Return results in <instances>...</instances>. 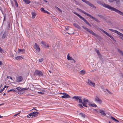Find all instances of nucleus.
Returning a JSON list of instances; mask_svg holds the SVG:
<instances>
[{
	"label": "nucleus",
	"mask_w": 123,
	"mask_h": 123,
	"mask_svg": "<svg viewBox=\"0 0 123 123\" xmlns=\"http://www.w3.org/2000/svg\"><path fill=\"white\" fill-rule=\"evenodd\" d=\"M23 78L21 76H17L16 77V82H21L23 80Z\"/></svg>",
	"instance_id": "nucleus-10"
},
{
	"label": "nucleus",
	"mask_w": 123,
	"mask_h": 123,
	"mask_svg": "<svg viewBox=\"0 0 123 123\" xmlns=\"http://www.w3.org/2000/svg\"><path fill=\"white\" fill-rule=\"evenodd\" d=\"M117 50L120 54L123 56V52L119 49H117Z\"/></svg>",
	"instance_id": "nucleus-23"
},
{
	"label": "nucleus",
	"mask_w": 123,
	"mask_h": 123,
	"mask_svg": "<svg viewBox=\"0 0 123 123\" xmlns=\"http://www.w3.org/2000/svg\"><path fill=\"white\" fill-rule=\"evenodd\" d=\"M16 5V6L17 7H18V3L17 2V3H15Z\"/></svg>",
	"instance_id": "nucleus-58"
},
{
	"label": "nucleus",
	"mask_w": 123,
	"mask_h": 123,
	"mask_svg": "<svg viewBox=\"0 0 123 123\" xmlns=\"http://www.w3.org/2000/svg\"><path fill=\"white\" fill-rule=\"evenodd\" d=\"M32 15L33 18H34L36 16V13L34 12H32L31 13Z\"/></svg>",
	"instance_id": "nucleus-34"
},
{
	"label": "nucleus",
	"mask_w": 123,
	"mask_h": 123,
	"mask_svg": "<svg viewBox=\"0 0 123 123\" xmlns=\"http://www.w3.org/2000/svg\"><path fill=\"white\" fill-rule=\"evenodd\" d=\"M95 51L98 54V55L99 57H100V56H101V55L100 54V53L99 52V50L97 49H96Z\"/></svg>",
	"instance_id": "nucleus-33"
},
{
	"label": "nucleus",
	"mask_w": 123,
	"mask_h": 123,
	"mask_svg": "<svg viewBox=\"0 0 123 123\" xmlns=\"http://www.w3.org/2000/svg\"><path fill=\"white\" fill-rule=\"evenodd\" d=\"M44 13H47L48 14H50L49 13L48 11H45H45Z\"/></svg>",
	"instance_id": "nucleus-53"
},
{
	"label": "nucleus",
	"mask_w": 123,
	"mask_h": 123,
	"mask_svg": "<svg viewBox=\"0 0 123 123\" xmlns=\"http://www.w3.org/2000/svg\"><path fill=\"white\" fill-rule=\"evenodd\" d=\"M18 51L19 52H22L23 53H24L25 52V50L24 49H18Z\"/></svg>",
	"instance_id": "nucleus-30"
},
{
	"label": "nucleus",
	"mask_w": 123,
	"mask_h": 123,
	"mask_svg": "<svg viewBox=\"0 0 123 123\" xmlns=\"http://www.w3.org/2000/svg\"><path fill=\"white\" fill-rule=\"evenodd\" d=\"M111 119H112V120H114L115 121L116 120V119H115L112 116H111Z\"/></svg>",
	"instance_id": "nucleus-51"
},
{
	"label": "nucleus",
	"mask_w": 123,
	"mask_h": 123,
	"mask_svg": "<svg viewBox=\"0 0 123 123\" xmlns=\"http://www.w3.org/2000/svg\"><path fill=\"white\" fill-rule=\"evenodd\" d=\"M43 60V58L40 59H39V62H41Z\"/></svg>",
	"instance_id": "nucleus-49"
},
{
	"label": "nucleus",
	"mask_w": 123,
	"mask_h": 123,
	"mask_svg": "<svg viewBox=\"0 0 123 123\" xmlns=\"http://www.w3.org/2000/svg\"><path fill=\"white\" fill-rule=\"evenodd\" d=\"M43 1L46 3H47L48 2V1L46 0H43Z\"/></svg>",
	"instance_id": "nucleus-60"
},
{
	"label": "nucleus",
	"mask_w": 123,
	"mask_h": 123,
	"mask_svg": "<svg viewBox=\"0 0 123 123\" xmlns=\"http://www.w3.org/2000/svg\"><path fill=\"white\" fill-rule=\"evenodd\" d=\"M22 57L20 56H19L17 57H15V59L17 60H19L20 59H21V58H22Z\"/></svg>",
	"instance_id": "nucleus-36"
},
{
	"label": "nucleus",
	"mask_w": 123,
	"mask_h": 123,
	"mask_svg": "<svg viewBox=\"0 0 123 123\" xmlns=\"http://www.w3.org/2000/svg\"><path fill=\"white\" fill-rule=\"evenodd\" d=\"M41 10L42 12H44L45 10H44V8H43L42 7L41 8Z\"/></svg>",
	"instance_id": "nucleus-42"
},
{
	"label": "nucleus",
	"mask_w": 123,
	"mask_h": 123,
	"mask_svg": "<svg viewBox=\"0 0 123 123\" xmlns=\"http://www.w3.org/2000/svg\"><path fill=\"white\" fill-rule=\"evenodd\" d=\"M85 102H86L85 103H84V102H82V104H83V105L84 106H85L86 107H87V106L86 105L87 104V102L89 104H90V103L89 101L88 102H86L85 101Z\"/></svg>",
	"instance_id": "nucleus-21"
},
{
	"label": "nucleus",
	"mask_w": 123,
	"mask_h": 123,
	"mask_svg": "<svg viewBox=\"0 0 123 123\" xmlns=\"http://www.w3.org/2000/svg\"><path fill=\"white\" fill-rule=\"evenodd\" d=\"M85 73V71L84 70H82L80 71V73L81 74H84Z\"/></svg>",
	"instance_id": "nucleus-35"
},
{
	"label": "nucleus",
	"mask_w": 123,
	"mask_h": 123,
	"mask_svg": "<svg viewBox=\"0 0 123 123\" xmlns=\"http://www.w3.org/2000/svg\"><path fill=\"white\" fill-rule=\"evenodd\" d=\"M87 16L90 17L92 19H93V20H95L97 22H100V21H99V20L98 19L96 18L95 17L92 16L91 15H90V14H88Z\"/></svg>",
	"instance_id": "nucleus-13"
},
{
	"label": "nucleus",
	"mask_w": 123,
	"mask_h": 123,
	"mask_svg": "<svg viewBox=\"0 0 123 123\" xmlns=\"http://www.w3.org/2000/svg\"><path fill=\"white\" fill-rule=\"evenodd\" d=\"M49 71L50 73H51V74H49V73H48L49 75L50 76H52L53 75L52 73L51 72V71L50 70H49Z\"/></svg>",
	"instance_id": "nucleus-45"
},
{
	"label": "nucleus",
	"mask_w": 123,
	"mask_h": 123,
	"mask_svg": "<svg viewBox=\"0 0 123 123\" xmlns=\"http://www.w3.org/2000/svg\"><path fill=\"white\" fill-rule=\"evenodd\" d=\"M78 105L79 106H80L81 108H83V106L81 104H78Z\"/></svg>",
	"instance_id": "nucleus-41"
},
{
	"label": "nucleus",
	"mask_w": 123,
	"mask_h": 123,
	"mask_svg": "<svg viewBox=\"0 0 123 123\" xmlns=\"http://www.w3.org/2000/svg\"><path fill=\"white\" fill-rule=\"evenodd\" d=\"M15 2V3H17V2L16 0H13Z\"/></svg>",
	"instance_id": "nucleus-64"
},
{
	"label": "nucleus",
	"mask_w": 123,
	"mask_h": 123,
	"mask_svg": "<svg viewBox=\"0 0 123 123\" xmlns=\"http://www.w3.org/2000/svg\"><path fill=\"white\" fill-rule=\"evenodd\" d=\"M82 99H81V98H80L79 99V102L80 103H82Z\"/></svg>",
	"instance_id": "nucleus-44"
},
{
	"label": "nucleus",
	"mask_w": 123,
	"mask_h": 123,
	"mask_svg": "<svg viewBox=\"0 0 123 123\" xmlns=\"http://www.w3.org/2000/svg\"><path fill=\"white\" fill-rule=\"evenodd\" d=\"M60 94L63 95V96H62V98H67L71 97L67 93H61Z\"/></svg>",
	"instance_id": "nucleus-8"
},
{
	"label": "nucleus",
	"mask_w": 123,
	"mask_h": 123,
	"mask_svg": "<svg viewBox=\"0 0 123 123\" xmlns=\"http://www.w3.org/2000/svg\"><path fill=\"white\" fill-rule=\"evenodd\" d=\"M55 8H56V9L58 10L60 12H62V11L58 7H57L56 6H55Z\"/></svg>",
	"instance_id": "nucleus-37"
},
{
	"label": "nucleus",
	"mask_w": 123,
	"mask_h": 123,
	"mask_svg": "<svg viewBox=\"0 0 123 123\" xmlns=\"http://www.w3.org/2000/svg\"><path fill=\"white\" fill-rule=\"evenodd\" d=\"M0 52H1L2 53H4V51L3 49H1V48L0 47Z\"/></svg>",
	"instance_id": "nucleus-43"
},
{
	"label": "nucleus",
	"mask_w": 123,
	"mask_h": 123,
	"mask_svg": "<svg viewBox=\"0 0 123 123\" xmlns=\"http://www.w3.org/2000/svg\"><path fill=\"white\" fill-rule=\"evenodd\" d=\"M7 35V32L6 31H5L3 34V35L2 38L4 39L5 38Z\"/></svg>",
	"instance_id": "nucleus-19"
},
{
	"label": "nucleus",
	"mask_w": 123,
	"mask_h": 123,
	"mask_svg": "<svg viewBox=\"0 0 123 123\" xmlns=\"http://www.w3.org/2000/svg\"><path fill=\"white\" fill-rule=\"evenodd\" d=\"M87 84L89 85L92 86L93 87L95 86V83L92 82V81L90 80H88Z\"/></svg>",
	"instance_id": "nucleus-11"
},
{
	"label": "nucleus",
	"mask_w": 123,
	"mask_h": 123,
	"mask_svg": "<svg viewBox=\"0 0 123 123\" xmlns=\"http://www.w3.org/2000/svg\"><path fill=\"white\" fill-rule=\"evenodd\" d=\"M94 111H96L97 112H98V111L96 110L95 109H94Z\"/></svg>",
	"instance_id": "nucleus-61"
},
{
	"label": "nucleus",
	"mask_w": 123,
	"mask_h": 123,
	"mask_svg": "<svg viewBox=\"0 0 123 123\" xmlns=\"http://www.w3.org/2000/svg\"><path fill=\"white\" fill-rule=\"evenodd\" d=\"M83 102H84V103H85L86 102L85 101H86V102H89V100H88V99H86L85 98H84V99H83Z\"/></svg>",
	"instance_id": "nucleus-40"
},
{
	"label": "nucleus",
	"mask_w": 123,
	"mask_h": 123,
	"mask_svg": "<svg viewBox=\"0 0 123 123\" xmlns=\"http://www.w3.org/2000/svg\"><path fill=\"white\" fill-rule=\"evenodd\" d=\"M65 28L67 30H69V28H68V27L67 26H66L65 27Z\"/></svg>",
	"instance_id": "nucleus-56"
},
{
	"label": "nucleus",
	"mask_w": 123,
	"mask_h": 123,
	"mask_svg": "<svg viewBox=\"0 0 123 123\" xmlns=\"http://www.w3.org/2000/svg\"><path fill=\"white\" fill-rule=\"evenodd\" d=\"M104 33L106 34V35L108 36L109 35V34L107 33V32L105 31H103V32Z\"/></svg>",
	"instance_id": "nucleus-48"
},
{
	"label": "nucleus",
	"mask_w": 123,
	"mask_h": 123,
	"mask_svg": "<svg viewBox=\"0 0 123 123\" xmlns=\"http://www.w3.org/2000/svg\"><path fill=\"white\" fill-rule=\"evenodd\" d=\"M116 33L117 34H118L119 35H120L122 36L123 34L122 33L120 32L119 31H117Z\"/></svg>",
	"instance_id": "nucleus-39"
},
{
	"label": "nucleus",
	"mask_w": 123,
	"mask_h": 123,
	"mask_svg": "<svg viewBox=\"0 0 123 123\" xmlns=\"http://www.w3.org/2000/svg\"><path fill=\"white\" fill-rule=\"evenodd\" d=\"M28 89V88H23V89H20L19 90H17V92L19 94H22L25 92V91L27 90Z\"/></svg>",
	"instance_id": "nucleus-7"
},
{
	"label": "nucleus",
	"mask_w": 123,
	"mask_h": 123,
	"mask_svg": "<svg viewBox=\"0 0 123 123\" xmlns=\"http://www.w3.org/2000/svg\"><path fill=\"white\" fill-rule=\"evenodd\" d=\"M80 98H81V97L78 96H76L73 97L72 98L75 99L77 101L79 100Z\"/></svg>",
	"instance_id": "nucleus-18"
},
{
	"label": "nucleus",
	"mask_w": 123,
	"mask_h": 123,
	"mask_svg": "<svg viewBox=\"0 0 123 123\" xmlns=\"http://www.w3.org/2000/svg\"><path fill=\"white\" fill-rule=\"evenodd\" d=\"M67 59L68 60H72V59H73V58L72 57L70 56L69 54H68L67 55Z\"/></svg>",
	"instance_id": "nucleus-25"
},
{
	"label": "nucleus",
	"mask_w": 123,
	"mask_h": 123,
	"mask_svg": "<svg viewBox=\"0 0 123 123\" xmlns=\"http://www.w3.org/2000/svg\"><path fill=\"white\" fill-rule=\"evenodd\" d=\"M32 113H33V117H37L38 115L39 114V112H33Z\"/></svg>",
	"instance_id": "nucleus-16"
},
{
	"label": "nucleus",
	"mask_w": 123,
	"mask_h": 123,
	"mask_svg": "<svg viewBox=\"0 0 123 123\" xmlns=\"http://www.w3.org/2000/svg\"><path fill=\"white\" fill-rule=\"evenodd\" d=\"M83 2L86 3L88 5H89V6H91V7L93 8H96V7L94 6L93 5V4L91 3L89 1L86 0H81Z\"/></svg>",
	"instance_id": "nucleus-5"
},
{
	"label": "nucleus",
	"mask_w": 123,
	"mask_h": 123,
	"mask_svg": "<svg viewBox=\"0 0 123 123\" xmlns=\"http://www.w3.org/2000/svg\"><path fill=\"white\" fill-rule=\"evenodd\" d=\"M117 50L120 54L123 56V52L119 49H117Z\"/></svg>",
	"instance_id": "nucleus-22"
},
{
	"label": "nucleus",
	"mask_w": 123,
	"mask_h": 123,
	"mask_svg": "<svg viewBox=\"0 0 123 123\" xmlns=\"http://www.w3.org/2000/svg\"><path fill=\"white\" fill-rule=\"evenodd\" d=\"M35 75H37L39 76H42L43 75V73L41 71L36 70L34 73Z\"/></svg>",
	"instance_id": "nucleus-6"
},
{
	"label": "nucleus",
	"mask_w": 123,
	"mask_h": 123,
	"mask_svg": "<svg viewBox=\"0 0 123 123\" xmlns=\"http://www.w3.org/2000/svg\"><path fill=\"white\" fill-rule=\"evenodd\" d=\"M2 64V62L0 61V65H1Z\"/></svg>",
	"instance_id": "nucleus-57"
},
{
	"label": "nucleus",
	"mask_w": 123,
	"mask_h": 123,
	"mask_svg": "<svg viewBox=\"0 0 123 123\" xmlns=\"http://www.w3.org/2000/svg\"><path fill=\"white\" fill-rule=\"evenodd\" d=\"M89 106H91L92 107H96L97 106V105L95 104H89Z\"/></svg>",
	"instance_id": "nucleus-32"
},
{
	"label": "nucleus",
	"mask_w": 123,
	"mask_h": 123,
	"mask_svg": "<svg viewBox=\"0 0 123 123\" xmlns=\"http://www.w3.org/2000/svg\"><path fill=\"white\" fill-rule=\"evenodd\" d=\"M77 10H78L79 11L81 12H82L83 13L86 15L87 16H88V15L89 14L87 13L86 12H84V11L81 10V9H80L79 8H77Z\"/></svg>",
	"instance_id": "nucleus-14"
},
{
	"label": "nucleus",
	"mask_w": 123,
	"mask_h": 123,
	"mask_svg": "<svg viewBox=\"0 0 123 123\" xmlns=\"http://www.w3.org/2000/svg\"><path fill=\"white\" fill-rule=\"evenodd\" d=\"M7 78H8V77H9L11 79V80H12V77H10V76H9V77H7Z\"/></svg>",
	"instance_id": "nucleus-62"
},
{
	"label": "nucleus",
	"mask_w": 123,
	"mask_h": 123,
	"mask_svg": "<svg viewBox=\"0 0 123 123\" xmlns=\"http://www.w3.org/2000/svg\"><path fill=\"white\" fill-rule=\"evenodd\" d=\"M11 91H13V92H17V90H14L13 89H10L9 90H8V91H7V92L8 93V92H11Z\"/></svg>",
	"instance_id": "nucleus-29"
},
{
	"label": "nucleus",
	"mask_w": 123,
	"mask_h": 123,
	"mask_svg": "<svg viewBox=\"0 0 123 123\" xmlns=\"http://www.w3.org/2000/svg\"><path fill=\"white\" fill-rule=\"evenodd\" d=\"M38 93L41 94H44L43 93L41 92H38Z\"/></svg>",
	"instance_id": "nucleus-55"
},
{
	"label": "nucleus",
	"mask_w": 123,
	"mask_h": 123,
	"mask_svg": "<svg viewBox=\"0 0 123 123\" xmlns=\"http://www.w3.org/2000/svg\"><path fill=\"white\" fill-rule=\"evenodd\" d=\"M122 1L123 0H121ZM110 2H112L114 1H115L117 6L118 7H119L120 6V0H108Z\"/></svg>",
	"instance_id": "nucleus-4"
},
{
	"label": "nucleus",
	"mask_w": 123,
	"mask_h": 123,
	"mask_svg": "<svg viewBox=\"0 0 123 123\" xmlns=\"http://www.w3.org/2000/svg\"><path fill=\"white\" fill-rule=\"evenodd\" d=\"M82 27L85 30H86L87 31L89 32L90 33L92 34V35L96 36V37H98V35L96 34L92 30L88 29V28L85 27L83 26Z\"/></svg>",
	"instance_id": "nucleus-3"
},
{
	"label": "nucleus",
	"mask_w": 123,
	"mask_h": 123,
	"mask_svg": "<svg viewBox=\"0 0 123 123\" xmlns=\"http://www.w3.org/2000/svg\"><path fill=\"white\" fill-rule=\"evenodd\" d=\"M41 43L43 44V45L46 48L47 44L46 43L43 41H42Z\"/></svg>",
	"instance_id": "nucleus-26"
},
{
	"label": "nucleus",
	"mask_w": 123,
	"mask_h": 123,
	"mask_svg": "<svg viewBox=\"0 0 123 123\" xmlns=\"http://www.w3.org/2000/svg\"><path fill=\"white\" fill-rule=\"evenodd\" d=\"M97 3L99 4L102 5L101 2L99 0L97 1ZM102 5L104 6L110 10L111 11H114L121 15L123 16V12H122L120 11L117 9L111 6L110 5H108L105 4H103Z\"/></svg>",
	"instance_id": "nucleus-1"
},
{
	"label": "nucleus",
	"mask_w": 123,
	"mask_h": 123,
	"mask_svg": "<svg viewBox=\"0 0 123 123\" xmlns=\"http://www.w3.org/2000/svg\"><path fill=\"white\" fill-rule=\"evenodd\" d=\"M18 115V114H16L15 115H14V117H15V116H17Z\"/></svg>",
	"instance_id": "nucleus-63"
},
{
	"label": "nucleus",
	"mask_w": 123,
	"mask_h": 123,
	"mask_svg": "<svg viewBox=\"0 0 123 123\" xmlns=\"http://www.w3.org/2000/svg\"><path fill=\"white\" fill-rule=\"evenodd\" d=\"M106 90L108 92V93L110 94H112V93L111 92H110L108 89H106Z\"/></svg>",
	"instance_id": "nucleus-46"
},
{
	"label": "nucleus",
	"mask_w": 123,
	"mask_h": 123,
	"mask_svg": "<svg viewBox=\"0 0 123 123\" xmlns=\"http://www.w3.org/2000/svg\"><path fill=\"white\" fill-rule=\"evenodd\" d=\"M95 100L96 101L98 102L100 104H101L102 102L101 100L99 99V98L97 96L96 97Z\"/></svg>",
	"instance_id": "nucleus-15"
},
{
	"label": "nucleus",
	"mask_w": 123,
	"mask_h": 123,
	"mask_svg": "<svg viewBox=\"0 0 123 123\" xmlns=\"http://www.w3.org/2000/svg\"><path fill=\"white\" fill-rule=\"evenodd\" d=\"M109 30L113 32H115V33H116V32L117 31V30H113V29H109Z\"/></svg>",
	"instance_id": "nucleus-38"
},
{
	"label": "nucleus",
	"mask_w": 123,
	"mask_h": 123,
	"mask_svg": "<svg viewBox=\"0 0 123 123\" xmlns=\"http://www.w3.org/2000/svg\"><path fill=\"white\" fill-rule=\"evenodd\" d=\"M24 1L25 3L27 4H29L31 2L29 0H24Z\"/></svg>",
	"instance_id": "nucleus-27"
},
{
	"label": "nucleus",
	"mask_w": 123,
	"mask_h": 123,
	"mask_svg": "<svg viewBox=\"0 0 123 123\" xmlns=\"http://www.w3.org/2000/svg\"><path fill=\"white\" fill-rule=\"evenodd\" d=\"M4 89V88H3L2 89H1L0 91V93H2Z\"/></svg>",
	"instance_id": "nucleus-52"
},
{
	"label": "nucleus",
	"mask_w": 123,
	"mask_h": 123,
	"mask_svg": "<svg viewBox=\"0 0 123 123\" xmlns=\"http://www.w3.org/2000/svg\"><path fill=\"white\" fill-rule=\"evenodd\" d=\"M108 36L110 37L111 39H112L115 42H116V41L115 40V39L112 36H111V35L110 34H109V35Z\"/></svg>",
	"instance_id": "nucleus-31"
},
{
	"label": "nucleus",
	"mask_w": 123,
	"mask_h": 123,
	"mask_svg": "<svg viewBox=\"0 0 123 123\" xmlns=\"http://www.w3.org/2000/svg\"><path fill=\"white\" fill-rule=\"evenodd\" d=\"M98 16L101 18L103 20H106L107 19V18L103 15L101 14H98Z\"/></svg>",
	"instance_id": "nucleus-12"
},
{
	"label": "nucleus",
	"mask_w": 123,
	"mask_h": 123,
	"mask_svg": "<svg viewBox=\"0 0 123 123\" xmlns=\"http://www.w3.org/2000/svg\"><path fill=\"white\" fill-rule=\"evenodd\" d=\"M34 47L36 49V51L37 52H39L40 51V48L39 46L36 43H35L34 44Z\"/></svg>",
	"instance_id": "nucleus-9"
},
{
	"label": "nucleus",
	"mask_w": 123,
	"mask_h": 123,
	"mask_svg": "<svg viewBox=\"0 0 123 123\" xmlns=\"http://www.w3.org/2000/svg\"><path fill=\"white\" fill-rule=\"evenodd\" d=\"M6 14H5V15L4 14V15L3 16L4 17V19H3V22H4V21H5V19H6Z\"/></svg>",
	"instance_id": "nucleus-47"
},
{
	"label": "nucleus",
	"mask_w": 123,
	"mask_h": 123,
	"mask_svg": "<svg viewBox=\"0 0 123 123\" xmlns=\"http://www.w3.org/2000/svg\"><path fill=\"white\" fill-rule=\"evenodd\" d=\"M33 113L32 112L29 114L28 115H27V117L30 118L31 116L33 117Z\"/></svg>",
	"instance_id": "nucleus-28"
},
{
	"label": "nucleus",
	"mask_w": 123,
	"mask_h": 123,
	"mask_svg": "<svg viewBox=\"0 0 123 123\" xmlns=\"http://www.w3.org/2000/svg\"><path fill=\"white\" fill-rule=\"evenodd\" d=\"M16 89L17 90H19L21 89V88H20V87H18L16 88Z\"/></svg>",
	"instance_id": "nucleus-54"
},
{
	"label": "nucleus",
	"mask_w": 123,
	"mask_h": 123,
	"mask_svg": "<svg viewBox=\"0 0 123 123\" xmlns=\"http://www.w3.org/2000/svg\"><path fill=\"white\" fill-rule=\"evenodd\" d=\"M99 112L101 114L103 115L104 116H105L106 115V114L105 112H104L103 110H100Z\"/></svg>",
	"instance_id": "nucleus-20"
},
{
	"label": "nucleus",
	"mask_w": 123,
	"mask_h": 123,
	"mask_svg": "<svg viewBox=\"0 0 123 123\" xmlns=\"http://www.w3.org/2000/svg\"><path fill=\"white\" fill-rule=\"evenodd\" d=\"M79 115L80 116H81L82 117H83L84 118H85V115L83 113H79Z\"/></svg>",
	"instance_id": "nucleus-24"
},
{
	"label": "nucleus",
	"mask_w": 123,
	"mask_h": 123,
	"mask_svg": "<svg viewBox=\"0 0 123 123\" xmlns=\"http://www.w3.org/2000/svg\"><path fill=\"white\" fill-rule=\"evenodd\" d=\"M72 60H73V61L74 62V63H75V60H74V59H72Z\"/></svg>",
	"instance_id": "nucleus-59"
},
{
	"label": "nucleus",
	"mask_w": 123,
	"mask_h": 123,
	"mask_svg": "<svg viewBox=\"0 0 123 123\" xmlns=\"http://www.w3.org/2000/svg\"><path fill=\"white\" fill-rule=\"evenodd\" d=\"M101 88L103 89V91L104 92H105V90H106V89H105V88L101 86Z\"/></svg>",
	"instance_id": "nucleus-50"
},
{
	"label": "nucleus",
	"mask_w": 123,
	"mask_h": 123,
	"mask_svg": "<svg viewBox=\"0 0 123 123\" xmlns=\"http://www.w3.org/2000/svg\"><path fill=\"white\" fill-rule=\"evenodd\" d=\"M73 24L74 26L76 28L79 29H81V27L77 24L74 23Z\"/></svg>",
	"instance_id": "nucleus-17"
},
{
	"label": "nucleus",
	"mask_w": 123,
	"mask_h": 123,
	"mask_svg": "<svg viewBox=\"0 0 123 123\" xmlns=\"http://www.w3.org/2000/svg\"><path fill=\"white\" fill-rule=\"evenodd\" d=\"M73 13L77 15L78 17H79L80 19L83 20V21L88 25L90 27L91 26V25L90 24L85 18H84L79 14L75 12H73Z\"/></svg>",
	"instance_id": "nucleus-2"
}]
</instances>
